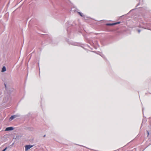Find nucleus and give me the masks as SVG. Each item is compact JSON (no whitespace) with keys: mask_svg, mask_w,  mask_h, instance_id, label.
<instances>
[{"mask_svg":"<svg viewBox=\"0 0 151 151\" xmlns=\"http://www.w3.org/2000/svg\"><path fill=\"white\" fill-rule=\"evenodd\" d=\"M19 116L18 115H14L13 116H12L10 118V120H12L14 118H15L17 117H18Z\"/></svg>","mask_w":151,"mask_h":151,"instance_id":"2","label":"nucleus"},{"mask_svg":"<svg viewBox=\"0 0 151 151\" xmlns=\"http://www.w3.org/2000/svg\"><path fill=\"white\" fill-rule=\"evenodd\" d=\"M33 146V145H26L25 146V150H27L30 149L31 147H32Z\"/></svg>","mask_w":151,"mask_h":151,"instance_id":"1","label":"nucleus"},{"mask_svg":"<svg viewBox=\"0 0 151 151\" xmlns=\"http://www.w3.org/2000/svg\"><path fill=\"white\" fill-rule=\"evenodd\" d=\"M120 23L119 22H118V23H112V24H107V25H109V26L113 25H114L116 24H117L118 23Z\"/></svg>","mask_w":151,"mask_h":151,"instance_id":"4","label":"nucleus"},{"mask_svg":"<svg viewBox=\"0 0 151 151\" xmlns=\"http://www.w3.org/2000/svg\"><path fill=\"white\" fill-rule=\"evenodd\" d=\"M147 136H148L149 135V132L148 131H147Z\"/></svg>","mask_w":151,"mask_h":151,"instance_id":"7","label":"nucleus"},{"mask_svg":"<svg viewBox=\"0 0 151 151\" xmlns=\"http://www.w3.org/2000/svg\"><path fill=\"white\" fill-rule=\"evenodd\" d=\"M138 32H140V31L139 30H138Z\"/></svg>","mask_w":151,"mask_h":151,"instance_id":"9","label":"nucleus"},{"mask_svg":"<svg viewBox=\"0 0 151 151\" xmlns=\"http://www.w3.org/2000/svg\"><path fill=\"white\" fill-rule=\"evenodd\" d=\"M45 135H44V136L43 137H45Z\"/></svg>","mask_w":151,"mask_h":151,"instance_id":"8","label":"nucleus"},{"mask_svg":"<svg viewBox=\"0 0 151 151\" xmlns=\"http://www.w3.org/2000/svg\"><path fill=\"white\" fill-rule=\"evenodd\" d=\"M13 129V128L12 127H7L6 128V129L5 130V131H10V130H12Z\"/></svg>","mask_w":151,"mask_h":151,"instance_id":"3","label":"nucleus"},{"mask_svg":"<svg viewBox=\"0 0 151 151\" xmlns=\"http://www.w3.org/2000/svg\"><path fill=\"white\" fill-rule=\"evenodd\" d=\"M6 71V68L4 66L2 68V71L4 72Z\"/></svg>","mask_w":151,"mask_h":151,"instance_id":"5","label":"nucleus"},{"mask_svg":"<svg viewBox=\"0 0 151 151\" xmlns=\"http://www.w3.org/2000/svg\"><path fill=\"white\" fill-rule=\"evenodd\" d=\"M78 14L81 16H82V14L81 13V12H78Z\"/></svg>","mask_w":151,"mask_h":151,"instance_id":"6","label":"nucleus"}]
</instances>
